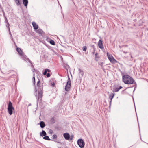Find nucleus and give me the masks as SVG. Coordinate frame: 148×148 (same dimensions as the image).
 I'll use <instances>...</instances> for the list:
<instances>
[{
	"instance_id": "42",
	"label": "nucleus",
	"mask_w": 148,
	"mask_h": 148,
	"mask_svg": "<svg viewBox=\"0 0 148 148\" xmlns=\"http://www.w3.org/2000/svg\"><path fill=\"white\" fill-rule=\"evenodd\" d=\"M90 46L91 47L93 48V47H95V46H94V45H90Z\"/></svg>"
},
{
	"instance_id": "4",
	"label": "nucleus",
	"mask_w": 148,
	"mask_h": 148,
	"mask_svg": "<svg viewBox=\"0 0 148 148\" xmlns=\"http://www.w3.org/2000/svg\"><path fill=\"white\" fill-rule=\"evenodd\" d=\"M77 144L80 148H84L85 145V143L83 140L80 138L78 140Z\"/></svg>"
},
{
	"instance_id": "32",
	"label": "nucleus",
	"mask_w": 148,
	"mask_h": 148,
	"mask_svg": "<svg viewBox=\"0 0 148 148\" xmlns=\"http://www.w3.org/2000/svg\"><path fill=\"white\" fill-rule=\"evenodd\" d=\"M98 64L99 65H100L101 67L103 66V62H98Z\"/></svg>"
},
{
	"instance_id": "41",
	"label": "nucleus",
	"mask_w": 148,
	"mask_h": 148,
	"mask_svg": "<svg viewBox=\"0 0 148 148\" xmlns=\"http://www.w3.org/2000/svg\"><path fill=\"white\" fill-rule=\"evenodd\" d=\"M2 12H3V16H4V17H5V12H4V10H2Z\"/></svg>"
},
{
	"instance_id": "20",
	"label": "nucleus",
	"mask_w": 148,
	"mask_h": 148,
	"mask_svg": "<svg viewBox=\"0 0 148 148\" xmlns=\"http://www.w3.org/2000/svg\"><path fill=\"white\" fill-rule=\"evenodd\" d=\"M15 2L17 6H19L21 5V3H20L19 0H15Z\"/></svg>"
},
{
	"instance_id": "36",
	"label": "nucleus",
	"mask_w": 148,
	"mask_h": 148,
	"mask_svg": "<svg viewBox=\"0 0 148 148\" xmlns=\"http://www.w3.org/2000/svg\"><path fill=\"white\" fill-rule=\"evenodd\" d=\"M98 55V53H96L95 54V57L96 58H100L99 57V56H97Z\"/></svg>"
},
{
	"instance_id": "11",
	"label": "nucleus",
	"mask_w": 148,
	"mask_h": 148,
	"mask_svg": "<svg viewBox=\"0 0 148 148\" xmlns=\"http://www.w3.org/2000/svg\"><path fill=\"white\" fill-rule=\"evenodd\" d=\"M79 76V77H82L84 75V71L80 69H78Z\"/></svg>"
},
{
	"instance_id": "38",
	"label": "nucleus",
	"mask_w": 148,
	"mask_h": 148,
	"mask_svg": "<svg viewBox=\"0 0 148 148\" xmlns=\"http://www.w3.org/2000/svg\"><path fill=\"white\" fill-rule=\"evenodd\" d=\"M31 64V66L34 68V70H35V69H34V65L32 64V62L31 63H30Z\"/></svg>"
},
{
	"instance_id": "2",
	"label": "nucleus",
	"mask_w": 148,
	"mask_h": 148,
	"mask_svg": "<svg viewBox=\"0 0 148 148\" xmlns=\"http://www.w3.org/2000/svg\"><path fill=\"white\" fill-rule=\"evenodd\" d=\"M37 86L38 87V89H37L38 94L37 95V92L35 93V96L36 97L37 101L38 100H41L42 97V94L43 92V86L42 85H41V84L37 85Z\"/></svg>"
},
{
	"instance_id": "47",
	"label": "nucleus",
	"mask_w": 148,
	"mask_h": 148,
	"mask_svg": "<svg viewBox=\"0 0 148 148\" xmlns=\"http://www.w3.org/2000/svg\"><path fill=\"white\" fill-rule=\"evenodd\" d=\"M72 0V1L73 2V3L74 4V5H75V3L73 1V0Z\"/></svg>"
},
{
	"instance_id": "44",
	"label": "nucleus",
	"mask_w": 148,
	"mask_h": 148,
	"mask_svg": "<svg viewBox=\"0 0 148 148\" xmlns=\"http://www.w3.org/2000/svg\"><path fill=\"white\" fill-rule=\"evenodd\" d=\"M97 58H95V61H98V60L97 59Z\"/></svg>"
},
{
	"instance_id": "30",
	"label": "nucleus",
	"mask_w": 148,
	"mask_h": 148,
	"mask_svg": "<svg viewBox=\"0 0 148 148\" xmlns=\"http://www.w3.org/2000/svg\"><path fill=\"white\" fill-rule=\"evenodd\" d=\"M38 81L37 82L36 85H38L39 84H41V83L40 79H39V78L38 77Z\"/></svg>"
},
{
	"instance_id": "31",
	"label": "nucleus",
	"mask_w": 148,
	"mask_h": 148,
	"mask_svg": "<svg viewBox=\"0 0 148 148\" xmlns=\"http://www.w3.org/2000/svg\"><path fill=\"white\" fill-rule=\"evenodd\" d=\"M5 23H9L8 21V20H7V18L6 16H5Z\"/></svg>"
},
{
	"instance_id": "45",
	"label": "nucleus",
	"mask_w": 148,
	"mask_h": 148,
	"mask_svg": "<svg viewBox=\"0 0 148 148\" xmlns=\"http://www.w3.org/2000/svg\"><path fill=\"white\" fill-rule=\"evenodd\" d=\"M53 86H54L55 85V84L54 83H53V84H52Z\"/></svg>"
},
{
	"instance_id": "24",
	"label": "nucleus",
	"mask_w": 148,
	"mask_h": 148,
	"mask_svg": "<svg viewBox=\"0 0 148 148\" xmlns=\"http://www.w3.org/2000/svg\"><path fill=\"white\" fill-rule=\"evenodd\" d=\"M10 24H9V23H6V26L8 30L10 29Z\"/></svg>"
},
{
	"instance_id": "57",
	"label": "nucleus",
	"mask_w": 148,
	"mask_h": 148,
	"mask_svg": "<svg viewBox=\"0 0 148 148\" xmlns=\"http://www.w3.org/2000/svg\"><path fill=\"white\" fill-rule=\"evenodd\" d=\"M130 88V87H128V88Z\"/></svg>"
},
{
	"instance_id": "14",
	"label": "nucleus",
	"mask_w": 148,
	"mask_h": 148,
	"mask_svg": "<svg viewBox=\"0 0 148 148\" xmlns=\"http://www.w3.org/2000/svg\"><path fill=\"white\" fill-rule=\"evenodd\" d=\"M47 135V133L45 131L42 130V132L40 133V135L41 136L44 137V136Z\"/></svg>"
},
{
	"instance_id": "18",
	"label": "nucleus",
	"mask_w": 148,
	"mask_h": 148,
	"mask_svg": "<svg viewBox=\"0 0 148 148\" xmlns=\"http://www.w3.org/2000/svg\"><path fill=\"white\" fill-rule=\"evenodd\" d=\"M50 121V122L51 124H54L56 121L54 119V117H52Z\"/></svg>"
},
{
	"instance_id": "58",
	"label": "nucleus",
	"mask_w": 148,
	"mask_h": 148,
	"mask_svg": "<svg viewBox=\"0 0 148 148\" xmlns=\"http://www.w3.org/2000/svg\"><path fill=\"white\" fill-rule=\"evenodd\" d=\"M16 46L17 47V46H16Z\"/></svg>"
},
{
	"instance_id": "37",
	"label": "nucleus",
	"mask_w": 148,
	"mask_h": 148,
	"mask_svg": "<svg viewBox=\"0 0 148 148\" xmlns=\"http://www.w3.org/2000/svg\"><path fill=\"white\" fill-rule=\"evenodd\" d=\"M26 59L27 60V61L29 62L30 63H31L32 62V61H31L28 58H26Z\"/></svg>"
},
{
	"instance_id": "34",
	"label": "nucleus",
	"mask_w": 148,
	"mask_h": 148,
	"mask_svg": "<svg viewBox=\"0 0 148 148\" xmlns=\"http://www.w3.org/2000/svg\"><path fill=\"white\" fill-rule=\"evenodd\" d=\"M46 75L47 77H50L51 75L50 74V73H49V72L48 73H47L46 74Z\"/></svg>"
},
{
	"instance_id": "26",
	"label": "nucleus",
	"mask_w": 148,
	"mask_h": 148,
	"mask_svg": "<svg viewBox=\"0 0 148 148\" xmlns=\"http://www.w3.org/2000/svg\"><path fill=\"white\" fill-rule=\"evenodd\" d=\"M53 138L54 139H56L57 138V135L56 134H54L53 136Z\"/></svg>"
},
{
	"instance_id": "13",
	"label": "nucleus",
	"mask_w": 148,
	"mask_h": 148,
	"mask_svg": "<svg viewBox=\"0 0 148 148\" xmlns=\"http://www.w3.org/2000/svg\"><path fill=\"white\" fill-rule=\"evenodd\" d=\"M40 125V127L42 128H44L45 126V124L44 121H40L39 123L38 124Z\"/></svg>"
},
{
	"instance_id": "15",
	"label": "nucleus",
	"mask_w": 148,
	"mask_h": 148,
	"mask_svg": "<svg viewBox=\"0 0 148 148\" xmlns=\"http://www.w3.org/2000/svg\"><path fill=\"white\" fill-rule=\"evenodd\" d=\"M28 0H23V3L24 6L25 7H27L28 4Z\"/></svg>"
},
{
	"instance_id": "27",
	"label": "nucleus",
	"mask_w": 148,
	"mask_h": 148,
	"mask_svg": "<svg viewBox=\"0 0 148 148\" xmlns=\"http://www.w3.org/2000/svg\"><path fill=\"white\" fill-rule=\"evenodd\" d=\"M67 82L71 83V80L69 75L68 76V79Z\"/></svg>"
},
{
	"instance_id": "10",
	"label": "nucleus",
	"mask_w": 148,
	"mask_h": 148,
	"mask_svg": "<svg viewBox=\"0 0 148 148\" xmlns=\"http://www.w3.org/2000/svg\"><path fill=\"white\" fill-rule=\"evenodd\" d=\"M63 136L65 140H69L70 135L68 133H64Z\"/></svg>"
},
{
	"instance_id": "16",
	"label": "nucleus",
	"mask_w": 148,
	"mask_h": 148,
	"mask_svg": "<svg viewBox=\"0 0 148 148\" xmlns=\"http://www.w3.org/2000/svg\"><path fill=\"white\" fill-rule=\"evenodd\" d=\"M107 56L109 60L110 61L112 60V59L114 58L112 56L111 54H109L108 53V52L107 53Z\"/></svg>"
},
{
	"instance_id": "1",
	"label": "nucleus",
	"mask_w": 148,
	"mask_h": 148,
	"mask_svg": "<svg viewBox=\"0 0 148 148\" xmlns=\"http://www.w3.org/2000/svg\"><path fill=\"white\" fill-rule=\"evenodd\" d=\"M123 82L125 84H132L135 82L133 78L128 75H124L122 76Z\"/></svg>"
},
{
	"instance_id": "59",
	"label": "nucleus",
	"mask_w": 148,
	"mask_h": 148,
	"mask_svg": "<svg viewBox=\"0 0 148 148\" xmlns=\"http://www.w3.org/2000/svg\"><path fill=\"white\" fill-rule=\"evenodd\" d=\"M59 148H61V147H59Z\"/></svg>"
},
{
	"instance_id": "12",
	"label": "nucleus",
	"mask_w": 148,
	"mask_h": 148,
	"mask_svg": "<svg viewBox=\"0 0 148 148\" xmlns=\"http://www.w3.org/2000/svg\"><path fill=\"white\" fill-rule=\"evenodd\" d=\"M32 24L33 25L34 29V30H36L38 28V25L36 24V23L34 22H32Z\"/></svg>"
},
{
	"instance_id": "55",
	"label": "nucleus",
	"mask_w": 148,
	"mask_h": 148,
	"mask_svg": "<svg viewBox=\"0 0 148 148\" xmlns=\"http://www.w3.org/2000/svg\"><path fill=\"white\" fill-rule=\"evenodd\" d=\"M67 66H68V67H69V65H68Z\"/></svg>"
},
{
	"instance_id": "8",
	"label": "nucleus",
	"mask_w": 148,
	"mask_h": 148,
	"mask_svg": "<svg viewBox=\"0 0 148 148\" xmlns=\"http://www.w3.org/2000/svg\"><path fill=\"white\" fill-rule=\"evenodd\" d=\"M71 86V83L67 82L65 87V90L67 92L69 91L70 89Z\"/></svg>"
},
{
	"instance_id": "50",
	"label": "nucleus",
	"mask_w": 148,
	"mask_h": 148,
	"mask_svg": "<svg viewBox=\"0 0 148 148\" xmlns=\"http://www.w3.org/2000/svg\"><path fill=\"white\" fill-rule=\"evenodd\" d=\"M18 77L17 78V81H18Z\"/></svg>"
},
{
	"instance_id": "29",
	"label": "nucleus",
	"mask_w": 148,
	"mask_h": 148,
	"mask_svg": "<svg viewBox=\"0 0 148 148\" xmlns=\"http://www.w3.org/2000/svg\"><path fill=\"white\" fill-rule=\"evenodd\" d=\"M119 90V89L118 88H115L114 89V90L115 92H117Z\"/></svg>"
},
{
	"instance_id": "56",
	"label": "nucleus",
	"mask_w": 148,
	"mask_h": 148,
	"mask_svg": "<svg viewBox=\"0 0 148 148\" xmlns=\"http://www.w3.org/2000/svg\"><path fill=\"white\" fill-rule=\"evenodd\" d=\"M14 41V43H15V42H14V40H13Z\"/></svg>"
},
{
	"instance_id": "54",
	"label": "nucleus",
	"mask_w": 148,
	"mask_h": 148,
	"mask_svg": "<svg viewBox=\"0 0 148 148\" xmlns=\"http://www.w3.org/2000/svg\"><path fill=\"white\" fill-rule=\"evenodd\" d=\"M147 30L148 31V28L147 29Z\"/></svg>"
},
{
	"instance_id": "35",
	"label": "nucleus",
	"mask_w": 148,
	"mask_h": 148,
	"mask_svg": "<svg viewBox=\"0 0 148 148\" xmlns=\"http://www.w3.org/2000/svg\"><path fill=\"white\" fill-rule=\"evenodd\" d=\"M133 84H135V86H135V87L134 88V91H133L134 92L135 91V88L136 87L137 84H136V82H135Z\"/></svg>"
},
{
	"instance_id": "7",
	"label": "nucleus",
	"mask_w": 148,
	"mask_h": 148,
	"mask_svg": "<svg viewBox=\"0 0 148 148\" xmlns=\"http://www.w3.org/2000/svg\"><path fill=\"white\" fill-rule=\"evenodd\" d=\"M98 45L99 48H100L101 49H104V47L103 43V41L100 39L98 42Z\"/></svg>"
},
{
	"instance_id": "46",
	"label": "nucleus",
	"mask_w": 148,
	"mask_h": 148,
	"mask_svg": "<svg viewBox=\"0 0 148 148\" xmlns=\"http://www.w3.org/2000/svg\"><path fill=\"white\" fill-rule=\"evenodd\" d=\"M10 37L11 38V39H12V40H13V37H12V36H10Z\"/></svg>"
},
{
	"instance_id": "49",
	"label": "nucleus",
	"mask_w": 148,
	"mask_h": 148,
	"mask_svg": "<svg viewBox=\"0 0 148 148\" xmlns=\"http://www.w3.org/2000/svg\"><path fill=\"white\" fill-rule=\"evenodd\" d=\"M96 50V49H93V51H94V52H95Z\"/></svg>"
},
{
	"instance_id": "33",
	"label": "nucleus",
	"mask_w": 148,
	"mask_h": 148,
	"mask_svg": "<svg viewBox=\"0 0 148 148\" xmlns=\"http://www.w3.org/2000/svg\"><path fill=\"white\" fill-rule=\"evenodd\" d=\"M53 132V131L52 130H51V129L49 130V133L50 134H52Z\"/></svg>"
},
{
	"instance_id": "9",
	"label": "nucleus",
	"mask_w": 148,
	"mask_h": 148,
	"mask_svg": "<svg viewBox=\"0 0 148 148\" xmlns=\"http://www.w3.org/2000/svg\"><path fill=\"white\" fill-rule=\"evenodd\" d=\"M114 93H111L109 95V98L110 99L109 107H110L112 100L114 96Z\"/></svg>"
},
{
	"instance_id": "3",
	"label": "nucleus",
	"mask_w": 148,
	"mask_h": 148,
	"mask_svg": "<svg viewBox=\"0 0 148 148\" xmlns=\"http://www.w3.org/2000/svg\"><path fill=\"white\" fill-rule=\"evenodd\" d=\"M14 110V108L12 104L10 101H9L8 105V111L9 114L12 115L13 114V111Z\"/></svg>"
},
{
	"instance_id": "48",
	"label": "nucleus",
	"mask_w": 148,
	"mask_h": 148,
	"mask_svg": "<svg viewBox=\"0 0 148 148\" xmlns=\"http://www.w3.org/2000/svg\"><path fill=\"white\" fill-rule=\"evenodd\" d=\"M32 70L33 71V72H34V71H35V70H34V68L33 69H32Z\"/></svg>"
},
{
	"instance_id": "52",
	"label": "nucleus",
	"mask_w": 148,
	"mask_h": 148,
	"mask_svg": "<svg viewBox=\"0 0 148 148\" xmlns=\"http://www.w3.org/2000/svg\"><path fill=\"white\" fill-rule=\"evenodd\" d=\"M95 52H94V51L92 52L93 54H94Z\"/></svg>"
},
{
	"instance_id": "19",
	"label": "nucleus",
	"mask_w": 148,
	"mask_h": 148,
	"mask_svg": "<svg viewBox=\"0 0 148 148\" xmlns=\"http://www.w3.org/2000/svg\"><path fill=\"white\" fill-rule=\"evenodd\" d=\"M43 139H44L48 140H51L50 139V138H49V137L48 136H44L43 137Z\"/></svg>"
},
{
	"instance_id": "53",
	"label": "nucleus",
	"mask_w": 148,
	"mask_h": 148,
	"mask_svg": "<svg viewBox=\"0 0 148 148\" xmlns=\"http://www.w3.org/2000/svg\"><path fill=\"white\" fill-rule=\"evenodd\" d=\"M31 105V104H29V106Z\"/></svg>"
},
{
	"instance_id": "21",
	"label": "nucleus",
	"mask_w": 148,
	"mask_h": 148,
	"mask_svg": "<svg viewBox=\"0 0 148 148\" xmlns=\"http://www.w3.org/2000/svg\"><path fill=\"white\" fill-rule=\"evenodd\" d=\"M110 61L111 63L113 64H115L117 62V61L114 58Z\"/></svg>"
},
{
	"instance_id": "17",
	"label": "nucleus",
	"mask_w": 148,
	"mask_h": 148,
	"mask_svg": "<svg viewBox=\"0 0 148 148\" xmlns=\"http://www.w3.org/2000/svg\"><path fill=\"white\" fill-rule=\"evenodd\" d=\"M50 71H51L50 70L48 69H46L44 70V71L43 72V74L44 75H46L47 73V72L49 73Z\"/></svg>"
},
{
	"instance_id": "51",
	"label": "nucleus",
	"mask_w": 148,
	"mask_h": 148,
	"mask_svg": "<svg viewBox=\"0 0 148 148\" xmlns=\"http://www.w3.org/2000/svg\"><path fill=\"white\" fill-rule=\"evenodd\" d=\"M93 49H96V48H95V47H94L93 48Z\"/></svg>"
},
{
	"instance_id": "22",
	"label": "nucleus",
	"mask_w": 148,
	"mask_h": 148,
	"mask_svg": "<svg viewBox=\"0 0 148 148\" xmlns=\"http://www.w3.org/2000/svg\"><path fill=\"white\" fill-rule=\"evenodd\" d=\"M37 33H38L39 34H41L43 33V31L40 29H39L36 31Z\"/></svg>"
},
{
	"instance_id": "5",
	"label": "nucleus",
	"mask_w": 148,
	"mask_h": 148,
	"mask_svg": "<svg viewBox=\"0 0 148 148\" xmlns=\"http://www.w3.org/2000/svg\"><path fill=\"white\" fill-rule=\"evenodd\" d=\"M34 73L33 76L32 78V82L33 83V85L34 87V91H35V93L37 91V86H36V82L35 77L34 76Z\"/></svg>"
},
{
	"instance_id": "6",
	"label": "nucleus",
	"mask_w": 148,
	"mask_h": 148,
	"mask_svg": "<svg viewBox=\"0 0 148 148\" xmlns=\"http://www.w3.org/2000/svg\"><path fill=\"white\" fill-rule=\"evenodd\" d=\"M16 50L18 52V54L20 56H23L24 58H25V56H26V55H23L24 53L23 52L20 48L18 47H17L16 48Z\"/></svg>"
},
{
	"instance_id": "43",
	"label": "nucleus",
	"mask_w": 148,
	"mask_h": 148,
	"mask_svg": "<svg viewBox=\"0 0 148 148\" xmlns=\"http://www.w3.org/2000/svg\"><path fill=\"white\" fill-rule=\"evenodd\" d=\"M118 88L119 90H120L122 88V87L121 86H120Z\"/></svg>"
},
{
	"instance_id": "39",
	"label": "nucleus",
	"mask_w": 148,
	"mask_h": 148,
	"mask_svg": "<svg viewBox=\"0 0 148 148\" xmlns=\"http://www.w3.org/2000/svg\"><path fill=\"white\" fill-rule=\"evenodd\" d=\"M8 30L9 32V34L10 35V36H12V34H11V33L10 29V30L9 29Z\"/></svg>"
},
{
	"instance_id": "25",
	"label": "nucleus",
	"mask_w": 148,
	"mask_h": 148,
	"mask_svg": "<svg viewBox=\"0 0 148 148\" xmlns=\"http://www.w3.org/2000/svg\"><path fill=\"white\" fill-rule=\"evenodd\" d=\"M83 50L84 51H86L87 49V47L86 46H84L82 48Z\"/></svg>"
},
{
	"instance_id": "40",
	"label": "nucleus",
	"mask_w": 148,
	"mask_h": 148,
	"mask_svg": "<svg viewBox=\"0 0 148 148\" xmlns=\"http://www.w3.org/2000/svg\"><path fill=\"white\" fill-rule=\"evenodd\" d=\"M55 128L56 130H58L59 129V127L58 126L55 127Z\"/></svg>"
},
{
	"instance_id": "23",
	"label": "nucleus",
	"mask_w": 148,
	"mask_h": 148,
	"mask_svg": "<svg viewBox=\"0 0 148 148\" xmlns=\"http://www.w3.org/2000/svg\"><path fill=\"white\" fill-rule=\"evenodd\" d=\"M49 43H50V44H51L52 45H55V43L54 41L52 40V39H50L49 40Z\"/></svg>"
},
{
	"instance_id": "28",
	"label": "nucleus",
	"mask_w": 148,
	"mask_h": 148,
	"mask_svg": "<svg viewBox=\"0 0 148 148\" xmlns=\"http://www.w3.org/2000/svg\"><path fill=\"white\" fill-rule=\"evenodd\" d=\"M73 137H74L73 135H71V136H70L69 140H73Z\"/></svg>"
}]
</instances>
